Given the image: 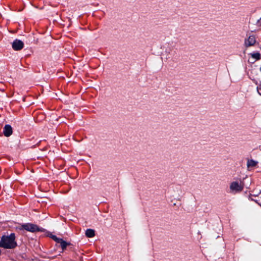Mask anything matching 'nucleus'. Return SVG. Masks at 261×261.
I'll use <instances>...</instances> for the list:
<instances>
[{
  "instance_id": "nucleus-9",
  "label": "nucleus",
  "mask_w": 261,
  "mask_h": 261,
  "mask_svg": "<svg viewBox=\"0 0 261 261\" xmlns=\"http://www.w3.org/2000/svg\"><path fill=\"white\" fill-rule=\"evenodd\" d=\"M59 244H60L61 247L63 250L65 249L67 246V245L69 244V243L63 240V239L61 240Z\"/></svg>"
},
{
  "instance_id": "nucleus-10",
  "label": "nucleus",
  "mask_w": 261,
  "mask_h": 261,
  "mask_svg": "<svg viewBox=\"0 0 261 261\" xmlns=\"http://www.w3.org/2000/svg\"><path fill=\"white\" fill-rule=\"evenodd\" d=\"M251 56L253 58L257 60L260 59V54L259 53H252L251 54Z\"/></svg>"
},
{
  "instance_id": "nucleus-1",
  "label": "nucleus",
  "mask_w": 261,
  "mask_h": 261,
  "mask_svg": "<svg viewBox=\"0 0 261 261\" xmlns=\"http://www.w3.org/2000/svg\"><path fill=\"white\" fill-rule=\"evenodd\" d=\"M17 244L15 241V234L14 233L9 236H3L0 241V247L5 249H14Z\"/></svg>"
},
{
  "instance_id": "nucleus-6",
  "label": "nucleus",
  "mask_w": 261,
  "mask_h": 261,
  "mask_svg": "<svg viewBox=\"0 0 261 261\" xmlns=\"http://www.w3.org/2000/svg\"><path fill=\"white\" fill-rule=\"evenodd\" d=\"M12 133L13 130L12 127L9 124L5 125L3 130V133L5 136L7 137H9L12 134Z\"/></svg>"
},
{
  "instance_id": "nucleus-2",
  "label": "nucleus",
  "mask_w": 261,
  "mask_h": 261,
  "mask_svg": "<svg viewBox=\"0 0 261 261\" xmlns=\"http://www.w3.org/2000/svg\"><path fill=\"white\" fill-rule=\"evenodd\" d=\"M229 188L232 192H241L244 189V184L242 182L233 181L230 184Z\"/></svg>"
},
{
  "instance_id": "nucleus-3",
  "label": "nucleus",
  "mask_w": 261,
  "mask_h": 261,
  "mask_svg": "<svg viewBox=\"0 0 261 261\" xmlns=\"http://www.w3.org/2000/svg\"><path fill=\"white\" fill-rule=\"evenodd\" d=\"M22 227L24 229L32 232L40 231V228L37 225L32 223L23 224Z\"/></svg>"
},
{
  "instance_id": "nucleus-7",
  "label": "nucleus",
  "mask_w": 261,
  "mask_h": 261,
  "mask_svg": "<svg viewBox=\"0 0 261 261\" xmlns=\"http://www.w3.org/2000/svg\"><path fill=\"white\" fill-rule=\"evenodd\" d=\"M86 236L88 238H92L95 236V231L92 229H88L86 231Z\"/></svg>"
},
{
  "instance_id": "nucleus-11",
  "label": "nucleus",
  "mask_w": 261,
  "mask_h": 261,
  "mask_svg": "<svg viewBox=\"0 0 261 261\" xmlns=\"http://www.w3.org/2000/svg\"><path fill=\"white\" fill-rule=\"evenodd\" d=\"M51 238H52L55 242H56L57 243H58V244L59 243V242L61 241V240L62 239H61V238H57L56 236H54V235H51Z\"/></svg>"
},
{
  "instance_id": "nucleus-14",
  "label": "nucleus",
  "mask_w": 261,
  "mask_h": 261,
  "mask_svg": "<svg viewBox=\"0 0 261 261\" xmlns=\"http://www.w3.org/2000/svg\"><path fill=\"white\" fill-rule=\"evenodd\" d=\"M260 71H261V67L260 68Z\"/></svg>"
},
{
  "instance_id": "nucleus-13",
  "label": "nucleus",
  "mask_w": 261,
  "mask_h": 261,
  "mask_svg": "<svg viewBox=\"0 0 261 261\" xmlns=\"http://www.w3.org/2000/svg\"><path fill=\"white\" fill-rule=\"evenodd\" d=\"M257 25L258 26H261V18L258 20L257 22Z\"/></svg>"
},
{
  "instance_id": "nucleus-8",
  "label": "nucleus",
  "mask_w": 261,
  "mask_h": 261,
  "mask_svg": "<svg viewBox=\"0 0 261 261\" xmlns=\"http://www.w3.org/2000/svg\"><path fill=\"white\" fill-rule=\"evenodd\" d=\"M258 162L257 161H254L253 160H249L247 163V166L248 168L251 167H255Z\"/></svg>"
},
{
  "instance_id": "nucleus-5",
  "label": "nucleus",
  "mask_w": 261,
  "mask_h": 261,
  "mask_svg": "<svg viewBox=\"0 0 261 261\" xmlns=\"http://www.w3.org/2000/svg\"><path fill=\"white\" fill-rule=\"evenodd\" d=\"M256 42L255 36L254 35L249 36L248 38L245 40V45L246 47H248L254 45Z\"/></svg>"
},
{
  "instance_id": "nucleus-4",
  "label": "nucleus",
  "mask_w": 261,
  "mask_h": 261,
  "mask_svg": "<svg viewBox=\"0 0 261 261\" xmlns=\"http://www.w3.org/2000/svg\"><path fill=\"white\" fill-rule=\"evenodd\" d=\"M23 42L18 39H15L12 43V47L15 50H20L23 48Z\"/></svg>"
},
{
  "instance_id": "nucleus-12",
  "label": "nucleus",
  "mask_w": 261,
  "mask_h": 261,
  "mask_svg": "<svg viewBox=\"0 0 261 261\" xmlns=\"http://www.w3.org/2000/svg\"><path fill=\"white\" fill-rule=\"evenodd\" d=\"M257 90L258 92V93L261 95V83L257 86Z\"/></svg>"
}]
</instances>
